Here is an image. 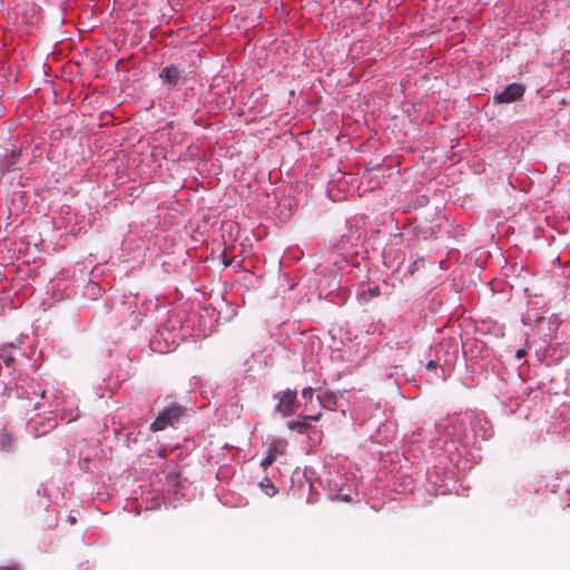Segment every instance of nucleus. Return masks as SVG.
Returning a JSON list of instances; mask_svg holds the SVG:
<instances>
[{"mask_svg": "<svg viewBox=\"0 0 570 570\" xmlns=\"http://www.w3.org/2000/svg\"><path fill=\"white\" fill-rule=\"evenodd\" d=\"M184 414V407L178 403H171L168 407L159 412L155 421L150 424L154 432L164 431L173 426Z\"/></svg>", "mask_w": 570, "mask_h": 570, "instance_id": "obj_1", "label": "nucleus"}, {"mask_svg": "<svg viewBox=\"0 0 570 570\" xmlns=\"http://www.w3.org/2000/svg\"><path fill=\"white\" fill-rule=\"evenodd\" d=\"M278 400L276 404V411L283 416L292 415L295 412L297 405V392L295 390L287 389L275 395Z\"/></svg>", "mask_w": 570, "mask_h": 570, "instance_id": "obj_2", "label": "nucleus"}, {"mask_svg": "<svg viewBox=\"0 0 570 570\" xmlns=\"http://www.w3.org/2000/svg\"><path fill=\"white\" fill-rule=\"evenodd\" d=\"M524 94V87L519 83L509 85L503 91L495 94L497 102H513L520 99Z\"/></svg>", "mask_w": 570, "mask_h": 570, "instance_id": "obj_3", "label": "nucleus"}, {"mask_svg": "<svg viewBox=\"0 0 570 570\" xmlns=\"http://www.w3.org/2000/svg\"><path fill=\"white\" fill-rule=\"evenodd\" d=\"M160 78L170 87L180 86L185 81L183 71L175 66L164 68L160 72Z\"/></svg>", "mask_w": 570, "mask_h": 570, "instance_id": "obj_4", "label": "nucleus"}, {"mask_svg": "<svg viewBox=\"0 0 570 570\" xmlns=\"http://www.w3.org/2000/svg\"><path fill=\"white\" fill-rule=\"evenodd\" d=\"M322 417V413L317 414H311V415H303L297 421H291L287 423V426L289 430L297 431L301 434L306 433L311 430V424H308V421H318Z\"/></svg>", "mask_w": 570, "mask_h": 570, "instance_id": "obj_5", "label": "nucleus"}, {"mask_svg": "<svg viewBox=\"0 0 570 570\" xmlns=\"http://www.w3.org/2000/svg\"><path fill=\"white\" fill-rule=\"evenodd\" d=\"M286 445H287V443L285 440L274 439L267 449V454L272 455L273 460L276 461V459L279 455H283L285 453Z\"/></svg>", "mask_w": 570, "mask_h": 570, "instance_id": "obj_6", "label": "nucleus"}, {"mask_svg": "<svg viewBox=\"0 0 570 570\" xmlns=\"http://www.w3.org/2000/svg\"><path fill=\"white\" fill-rule=\"evenodd\" d=\"M380 295H381V289L379 286H375V287L367 288V289L360 292L357 294V298H358V301L366 303V302L371 301L372 298L377 297Z\"/></svg>", "mask_w": 570, "mask_h": 570, "instance_id": "obj_7", "label": "nucleus"}, {"mask_svg": "<svg viewBox=\"0 0 570 570\" xmlns=\"http://www.w3.org/2000/svg\"><path fill=\"white\" fill-rule=\"evenodd\" d=\"M261 488L264 490V492L268 495V497H274L276 493H277V489L275 488V485L271 482L269 479H264L261 483H259Z\"/></svg>", "mask_w": 570, "mask_h": 570, "instance_id": "obj_8", "label": "nucleus"}, {"mask_svg": "<svg viewBox=\"0 0 570 570\" xmlns=\"http://www.w3.org/2000/svg\"><path fill=\"white\" fill-rule=\"evenodd\" d=\"M0 358L3 361V363L7 365V366H11L16 360V356L7 351L6 348L1 350L0 352Z\"/></svg>", "mask_w": 570, "mask_h": 570, "instance_id": "obj_9", "label": "nucleus"}, {"mask_svg": "<svg viewBox=\"0 0 570 570\" xmlns=\"http://www.w3.org/2000/svg\"><path fill=\"white\" fill-rule=\"evenodd\" d=\"M0 445L3 450H9L11 448V436L9 434H2L0 436Z\"/></svg>", "mask_w": 570, "mask_h": 570, "instance_id": "obj_10", "label": "nucleus"}, {"mask_svg": "<svg viewBox=\"0 0 570 570\" xmlns=\"http://www.w3.org/2000/svg\"><path fill=\"white\" fill-rule=\"evenodd\" d=\"M314 395V390L312 387H305L302 391V397L306 401H312Z\"/></svg>", "mask_w": 570, "mask_h": 570, "instance_id": "obj_11", "label": "nucleus"}, {"mask_svg": "<svg viewBox=\"0 0 570 570\" xmlns=\"http://www.w3.org/2000/svg\"><path fill=\"white\" fill-rule=\"evenodd\" d=\"M275 460H273L272 455L266 454V456L262 460L261 465L266 469L268 468Z\"/></svg>", "mask_w": 570, "mask_h": 570, "instance_id": "obj_12", "label": "nucleus"}, {"mask_svg": "<svg viewBox=\"0 0 570 570\" xmlns=\"http://www.w3.org/2000/svg\"><path fill=\"white\" fill-rule=\"evenodd\" d=\"M438 367V363L433 360H431L428 364H426V370L428 371H432V370H435Z\"/></svg>", "mask_w": 570, "mask_h": 570, "instance_id": "obj_13", "label": "nucleus"}, {"mask_svg": "<svg viewBox=\"0 0 570 570\" xmlns=\"http://www.w3.org/2000/svg\"><path fill=\"white\" fill-rule=\"evenodd\" d=\"M525 355V352L523 350H518L515 353L517 358H522Z\"/></svg>", "mask_w": 570, "mask_h": 570, "instance_id": "obj_14", "label": "nucleus"}, {"mask_svg": "<svg viewBox=\"0 0 570 570\" xmlns=\"http://www.w3.org/2000/svg\"><path fill=\"white\" fill-rule=\"evenodd\" d=\"M0 570H18L17 566H6L3 568H0Z\"/></svg>", "mask_w": 570, "mask_h": 570, "instance_id": "obj_15", "label": "nucleus"}, {"mask_svg": "<svg viewBox=\"0 0 570 570\" xmlns=\"http://www.w3.org/2000/svg\"><path fill=\"white\" fill-rule=\"evenodd\" d=\"M410 341V335L403 337L401 341L397 342V344H406Z\"/></svg>", "mask_w": 570, "mask_h": 570, "instance_id": "obj_16", "label": "nucleus"}, {"mask_svg": "<svg viewBox=\"0 0 570 570\" xmlns=\"http://www.w3.org/2000/svg\"><path fill=\"white\" fill-rule=\"evenodd\" d=\"M232 264V259H224V265L229 266Z\"/></svg>", "mask_w": 570, "mask_h": 570, "instance_id": "obj_17", "label": "nucleus"}, {"mask_svg": "<svg viewBox=\"0 0 570 570\" xmlns=\"http://www.w3.org/2000/svg\"><path fill=\"white\" fill-rule=\"evenodd\" d=\"M556 216H546V220L550 224L551 218H554Z\"/></svg>", "mask_w": 570, "mask_h": 570, "instance_id": "obj_18", "label": "nucleus"}, {"mask_svg": "<svg viewBox=\"0 0 570 570\" xmlns=\"http://www.w3.org/2000/svg\"><path fill=\"white\" fill-rule=\"evenodd\" d=\"M422 202L426 203L428 202L426 197H422Z\"/></svg>", "mask_w": 570, "mask_h": 570, "instance_id": "obj_19", "label": "nucleus"}]
</instances>
